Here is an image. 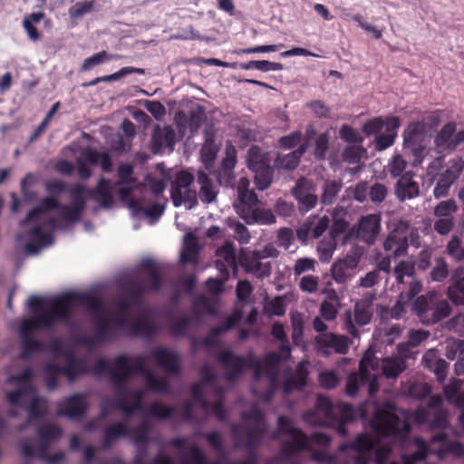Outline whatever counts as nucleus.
<instances>
[{
  "instance_id": "1",
  "label": "nucleus",
  "mask_w": 464,
  "mask_h": 464,
  "mask_svg": "<svg viewBox=\"0 0 464 464\" xmlns=\"http://www.w3.org/2000/svg\"><path fill=\"white\" fill-rule=\"evenodd\" d=\"M66 294L46 300V309L41 314L24 319L19 327V358L27 360L45 350L44 343L33 336L35 330H52L57 323H67L71 316V303Z\"/></svg>"
},
{
  "instance_id": "2",
  "label": "nucleus",
  "mask_w": 464,
  "mask_h": 464,
  "mask_svg": "<svg viewBox=\"0 0 464 464\" xmlns=\"http://www.w3.org/2000/svg\"><path fill=\"white\" fill-rule=\"evenodd\" d=\"M249 180L241 178L237 185V200L234 206L238 216L247 224L273 223L275 217L270 210L257 208L258 198L253 190H249Z\"/></svg>"
},
{
  "instance_id": "3",
  "label": "nucleus",
  "mask_w": 464,
  "mask_h": 464,
  "mask_svg": "<svg viewBox=\"0 0 464 464\" xmlns=\"http://www.w3.org/2000/svg\"><path fill=\"white\" fill-rule=\"evenodd\" d=\"M217 359L224 368L226 379L229 382L237 381L248 369L253 370L254 379L256 381L265 374L263 362L253 353L244 356L235 354L230 349H225L218 353Z\"/></svg>"
},
{
  "instance_id": "4",
  "label": "nucleus",
  "mask_w": 464,
  "mask_h": 464,
  "mask_svg": "<svg viewBox=\"0 0 464 464\" xmlns=\"http://www.w3.org/2000/svg\"><path fill=\"white\" fill-rule=\"evenodd\" d=\"M413 310L420 322L432 325L447 318L452 312L449 302L436 292L420 295L413 303Z\"/></svg>"
},
{
  "instance_id": "5",
  "label": "nucleus",
  "mask_w": 464,
  "mask_h": 464,
  "mask_svg": "<svg viewBox=\"0 0 464 464\" xmlns=\"http://www.w3.org/2000/svg\"><path fill=\"white\" fill-rule=\"evenodd\" d=\"M372 430L381 437H397L405 440L411 432V425L397 414L385 410H377L371 420Z\"/></svg>"
},
{
  "instance_id": "6",
  "label": "nucleus",
  "mask_w": 464,
  "mask_h": 464,
  "mask_svg": "<svg viewBox=\"0 0 464 464\" xmlns=\"http://www.w3.org/2000/svg\"><path fill=\"white\" fill-rule=\"evenodd\" d=\"M127 315L117 314V316H99L94 322V337H84L82 343L88 346L112 341L119 337L120 330L127 326Z\"/></svg>"
},
{
  "instance_id": "7",
  "label": "nucleus",
  "mask_w": 464,
  "mask_h": 464,
  "mask_svg": "<svg viewBox=\"0 0 464 464\" xmlns=\"http://www.w3.org/2000/svg\"><path fill=\"white\" fill-rule=\"evenodd\" d=\"M374 313L372 297H364L354 304L353 312L347 310L344 313V329L353 337H358L360 332L357 326H364L371 323Z\"/></svg>"
},
{
  "instance_id": "8",
  "label": "nucleus",
  "mask_w": 464,
  "mask_h": 464,
  "mask_svg": "<svg viewBox=\"0 0 464 464\" xmlns=\"http://www.w3.org/2000/svg\"><path fill=\"white\" fill-rule=\"evenodd\" d=\"M193 182V174L187 170H180L176 174L170 186V198L175 207L185 203L188 204V208H192L198 205L197 192L190 188Z\"/></svg>"
},
{
  "instance_id": "9",
  "label": "nucleus",
  "mask_w": 464,
  "mask_h": 464,
  "mask_svg": "<svg viewBox=\"0 0 464 464\" xmlns=\"http://www.w3.org/2000/svg\"><path fill=\"white\" fill-rule=\"evenodd\" d=\"M130 358L126 354H119L115 356L116 369L111 372V382L113 383L114 390L118 399H125L130 395L127 387L128 379L136 374L134 371V364L130 365Z\"/></svg>"
},
{
  "instance_id": "10",
  "label": "nucleus",
  "mask_w": 464,
  "mask_h": 464,
  "mask_svg": "<svg viewBox=\"0 0 464 464\" xmlns=\"http://www.w3.org/2000/svg\"><path fill=\"white\" fill-rule=\"evenodd\" d=\"M334 417V404L332 401L323 395L316 399L314 410L304 413L303 420L310 426H324L333 420Z\"/></svg>"
},
{
  "instance_id": "11",
  "label": "nucleus",
  "mask_w": 464,
  "mask_h": 464,
  "mask_svg": "<svg viewBox=\"0 0 464 464\" xmlns=\"http://www.w3.org/2000/svg\"><path fill=\"white\" fill-rule=\"evenodd\" d=\"M376 366L373 355L365 354L360 362L359 372L351 373L347 378L346 394L354 396L357 394L360 386L366 384L372 379L369 368L374 369Z\"/></svg>"
},
{
  "instance_id": "12",
  "label": "nucleus",
  "mask_w": 464,
  "mask_h": 464,
  "mask_svg": "<svg viewBox=\"0 0 464 464\" xmlns=\"http://www.w3.org/2000/svg\"><path fill=\"white\" fill-rule=\"evenodd\" d=\"M147 358L143 355H136L130 358L134 363L136 374H140L146 379V386L152 392L169 393L170 392L169 383L166 378L159 379L155 374L146 367Z\"/></svg>"
},
{
  "instance_id": "13",
  "label": "nucleus",
  "mask_w": 464,
  "mask_h": 464,
  "mask_svg": "<svg viewBox=\"0 0 464 464\" xmlns=\"http://www.w3.org/2000/svg\"><path fill=\"white\" fill-rule=\"evenodd\" d=\"M164 372L171 376H178L180 373L179 355L176 352L160 346L156 347L150 355Z\"/></svg>"
},
{
  "instance_id": "14",
  "label": "nucleus",
  "mask_w": 464,
  "mask_h": 464,
  "mask_svg": "<svg viewBox=\"0 0 464 464\" xmlns=\"http://www.w3.org/2000/svg\"><path fill=\"white\" fill-rule=\"evenodd\" d=\"M455 122L446 123L434 139L436 147L441 150H453L464 141V130L456 131Z\"/></svg>"
},
{
  "instance_id": "15",
  "label": "nucleus",
  "mask_w": 464,
  "mask_h": 464,
  "mask_svg": "<svg viewBox=\"0 0 464 464\" xmlns=\"http://www.w3.org/2000/svg\"><path fill=\"white\" fill-rule=\"evenodd\" d=\"M89 404L85 396L80 393L72 394L58 404L57 415L69 419H80L85 415Z\"/></svg>"
},
{
  "instance_id": "16",
  "label": "nucleus",
  "mask_w": 464,
  "mask_h": 464,
  "mask_svg": "<svg viewBox=\"0 0 464 464\" xmlns=\"http://www.w3.org/2000/svg\"><path fill=\"white\" fill-rule=\"evenodd\" d=\"M318 350L324 354H329L331 350L339 354H345L349 350V339L345 335L326 333L315 338Z\"/></svg>"
},
{
  "instance_id": "17",
  "label": "nucleus",
  "mask_w": 464,
  "mask_h": 464,
  "mask_svg": "<svg viewBox=\"0 0 464 464\" xmlns=\"http://www.w3.org/2000/svg\"><path fill=\"white\" fill-rule=\"evenodd\" d=\"M259 251H250L244 254L240 258L242 267L246 273L253 274L257 278H265L271 274L270 262H263Z\"/></svg>"
},
{
  "instance_id": "18",
  "label": "nucleus",
  "mask_w": 464,
  "mask_h": 464,
  "mask_svg": "<svg viewBox=\"0 0 464 464\" xmlns=\"http://www.w3.org/2000/svg\"><path fill=\"white\" fill-rule=\"evenodd\" d=\"M381 230V216L369 214L359 220L357 237L368 245H372Z\"/></svg>"
},
{
  "instance_id": "19",
  "label": "nucleus",
  "mask_w": 464,
  "mask_h": 464,
  "mask_svg": "<svg viewBox=\"0 0 464 464\" xmlns=\"http://www.w3.org/2000/svg\"><path fill=\"white\" fill-rule=\"evenodd\" d=\"M409 244L407 234L400 227L392 230L383 242V248L391 256L400 257L407 253Z\"/></svg>"
},
{
  "instance_id": "20",
  "label": "nucleus",
  "mask_w": 464,
  "mask_h": 464,
  "mask_svg": "<svg viewBox=\"0 0 464 464\" xmlns=\"http://www.w3.org/2000/svg\"><path fill=\"white\" fill-rule=\"evenodd\" d=\"M87 194L102 208H109L112 207L113 196L109 179L101 178L93 189L88 188Z\"/></svg>"
},
{
  "instance_id": "21",
  "label": "nucleus",
  "mask_w": 464,
  "mask_h": 464,
  "mask_svg": "<svg viewBox=\"0 0 464 464\" xmlns=\"http://www.w3.org/2000/svg\"><path fill=\"white\" fill-rule=\"evenodd\" d=\"M420 193V188L413 180V173L406 171L397 181L395 186V194L401 201L411 199L417 197Z\"/></svg>"
},
{
  "instance_id": "22",
  "label": "nucleus",
  "mask_w": 464,
  "mask_h": 464,
  "mask_svg": "<svg viewBox=\"0 0 464 464\" xmlns=\"http://www.w3.org/2000/svg\"><path fill=\"white\" fill-rule=\"evenodd\" d=\"M175 132L171 126H164L161 128L156 125L151 137V149L154 153H159L163 148L174 146Z\"/></svg>"
},
{
  "instance_id": "23",
  "label": "nucleus",
  "mask_w": 464,
  "mask_h": 464,
  "mask_svg": "<svg viewBox=\"0 0 464 464\" xmlns=\"http://www.w3.org/2000/svg\"><path fill=\"white\" fill-rule=\"evenodd\" d=\"M30 241L25 244V250L31 254L39 252L43 246H50L53 243V236L44 232L43 226L36 223L29 230Z\"/></svg>"
},
{
  "instance_id": "24",
  "label": "nucleus",
  "mask_w": 464,
  "mask_h": 464,
  "mask_svg": "<svg viewBox=\"0 0 464 464\" xmlns=\"http://www.w3.org/2000/svg\"><path fill=\"white\" fill-rule=\"evenodd\" d=\"M60 204L56 197L44 198L38 206L34 207L27 213L26 218L21 222V225L25 226L30 223H38L44 213L58 209Z\"/></svg>"
},
{
  "instance_id": "25",
  "label": "nucleus",
  "mask_w": 464,
  "mask_h": 464,
  "mask_svg": "<svg viewBox=\"0 0 464 464\" xmlns=\"http://www.w3.org/2000/svg\"><path fill=\"white\" fill-rule=\"evenodd\" d=\"M308 373L309 372L305 362H299L295 367L294 374L285 379L283 382L284 392L288 394L294 392L295 390L300 391L304 389V386L306 385Z\"/></svg>"
},
{
  "instance_id": "26",
  "label": "nucleus",
  "mask_w": 464,
  "mask_h": 464,
  "mask_svg": "<svg viewBox=\"0 0 464 464\" xmlns=\"http://www.w3.org/2000/svg\"><path fill=\"white\" fill-rule=\"evenodd\" d=\"M291 440L282 443L280 453L282 456L291 458L303 450L309 449V438L304 431L291 435Z\"/></svg>"
},
{
  "instance_id": "27",
  "label": "nucleus",
  "mask_w": 464,
  "mask_h": 464,
  "mask_svg": "<svg viewBox=\"0 0 464 464\" xmlns=\"http://www.w3.org/2000/svg\"><path fill=\"white\" fill-rule=\"evenodd\" d=\"M453 283L448 287V298L455 305H464V268L458 267L452 274Z\"/></svg>"
},
{
  "instance_id": "28",
  "label": "nucleus",
  "mask_w": 464,
  "mask_h": 464,
  "mask_svg": "<svg viewBox=\"0 0 464 464\" xmlns=\"http://www.w3.org/2000/svg\"><path fill=\"white\" fill-rule=\"evenodd\" d=\"M237 164V150L232 145H227L226 156L222 160L221 170L219 172V180L222 182L223 179H226V185L232 186L234 184L235 176L233 169Z\"/></svg>"
},
{
  "instance_id": "29",
  "label": "nucleus",
  "mask_w": 464,
  "mask_h": 464,
  "mask_svg": "<svg viewBox=\"0 0 464 464\" xmlns=\"http://www.w3.org/2000/svg\"><path fill=\"white\" fill-rule=\"evenodd\" d=\"M307 143H302L295 150H293L287 154L278 153L275 160V167L279 169H295L299 162L303 154L307 150Z\"/></svg>"
},
{
  "instance_id": "30",
  "label": "nucleus",
  "mask_w": 464,
  "mask_h": 464,
  "mask_svg": "<svg viewBox=\"0 0 464 464\" xmlns=\"http://www.w3.org/2000/svg\"><path fill=\"white\" fill-rule=\"evenodd\" d=\"M130 434V430L125 423L121 421L115 422L104 429L102 440V448L109 450L118 439L129 436Z\"/></svg>"
},
{
  "instance_id": "31",
  "label": "nucleus",
  "mask_w": 464,
  "mask_h": 464,
  "mask_svg": "<svg viewBox=\"0 0 464 464\" xmlns=\"http://www.w3.org/2000/svg\"><path fill=\"white\" fill-rule=\"evenodd\" d=\"M374 447L373 440L367 433L358 434L355 440L352 442L342 443L338 450L341 452H345L348 450H353L358 453L357 456H366Z\"/></svg>"
},
{
  "instance_id": "32",
  "label": "nucleus",
  "mask_w": 464,
  "mask_h": 464,
  "mask_svg": "<svg viewBox=\"0 0 464 464\" xmlns=\"http://www.w3.org/2000/svg\"><path fill=\"white\" fill-rule=\"evenodd\" d=\"M69 296V300L71 303V305L73 302H76L83 306H85L90 311L95 313V314H102L103 312V304L102 299L97 296L91 294L86 293H67Z\"/></svg>"
},
{
  "instance_id": "33",
  "label": "nucleus",
  "mask_w": 464,
  "mask_h": 464,
  "mask_svg": "<svg viewBox=\"0 0 464 464\" xmlns=\"http://www.w3.org/2000/svg\"><path fill=\"white\" fill-rule=\"evenodd\" d=\"M140 267L150 277L149 283H145L147 289L154 292L160 290L162 285V276L158 265L152 259L146 258L140 262Z\"/></svg>"
},
{
  "instance_id": "34",
  "label": "nucleus",
  "mask_w": 464,
  "mask_h": 464,
  "mask_svg": "<svg viewBox=\"0 0 464 464\" xmlns=\"http://www.w3.org/2000/svg\"><path fill=\"white\" fill-rule=\"evenodd\" d=\"M158 331L155 321L151 318L141 316L130 324V334L143 338L152 337Z\"/></svg>"
},
{
  "instance_id": "35",
  "label": "nucleus",
  "mask_w": 464,
  "mask_h": 464,
  "mask_svg": "<svg viewBox=\"0 0 464 464\" xmlns=\"http://www.w3.org/2000/svg\"><path fill=\"white\" fill-rule=\"evenodd\" d=\"M83 159L90 164L100 165L104 172L112 171V160L107 152H100L94 149L88 148L82 152Z\"/></svg>"
},
{
  "instance_id": "36",
  "label": "nucleus",
  "mask_w": 464,
  "mask_h": 464,
  "mask_svg": "<svg viewBox=\"0 0 464 464\" xmlns=\"http://www.w3.org/2000/svg\"><path fill=\"white\" fill-rule=\"evenodd\" d=\"M197 179L198 183L200 185L198 193L200 200L206 204L214 202L218 192L215 189L208 175L205 171L199 170Z\"/></svg>"
},
{
  "instance_id": "37",
  "label": "nucleus",
  "mask_w": 464,
  "mask_h": 464,
  "mask_svg": "<svg viewBox=\"0 0 464 464\" xmlns=\"http://www.w3.org/2000/svg\"><path fill=\"white\" fill-rule=\"evenodd\" d=\"M237 322V316H229L222 324L213 327L209 333L203 338L202 343L208 347L216 346L218 344V337L231 330Z\"/></svg>"
},
{
  "instance_id": "38",
  "label": "nucleus",
  "mask_w": 464,
  "mask_h": 464,
  "mask_svg": "<svg viewBox=\"0 0 464 464\" xmlns=\"http://www.w3.org/2000/svg\"><path fill=\"white\" fill-rule=\"evenodd\" d=\"M425 131V124L422 121H412L403 131V145L405 148L418 145Z\"/></svg>"
},
{
  "instance_id": "39",
  "label": "nucleus",
  "mask_w": 464,
  "mask_h": 464,
  "mask_svg": "<svg viewBox=\"0 0 464 464\" xmlns=\"http://www.w3.org/2000/svg\"><path fill=\"white\" fill-rule=\"evenodd\" d=\"M270 161L269 154L256 145L251 146L247 151L246 162L252 171L270 166Z\"/></svg>"
},
{
  "instance_id": "40",
  "label": "nucleus",
  "mask_w": 464,
  "mask_h": 464,
  "mask_svg": "<svg viewBox=\"0 0 464 464\" xmlns=\"http://www.w3.org/2000/svg\"><path fill=\"white\" fill-rule=\"evenodd\" d=\"M199 255V245L197 237L192 234H188L185 237L184 247L180 254V260L182 263L196 264Z\"/></svg>"
},
{
  "instance_id": "41",
  "label": "nucleus",
  "mask_w": 464,
  "mask_h": 464,
  "mask_svg": "<svg viewBox=\"0 0 464 464\" xmlns=\"http://www.w3.org/2000/svg\"><path fill=\"white\" fill-rule=\"evenodd\" d=\"M406 368V361L401 357H386L382 364V373L388 379L397 378Z\"/></svg>"
},
{
  "instance_id": "42",
  "label": "nucleus",
  "mask_w": 464,
  "mask_h": 464,
  "mask_svg": "<svg viewBox=\"0 0 464 464\" xmlns=\"http://www.w3.org/2000/svg\"><path fill=\"white\" fill-rule=\"evenodd\" d=\"M123 290L133 305L141 304L143 295L149 291L146 284L132 279L125 283Z\"/></svg>"
},
{
  "instance_id": "43",
  "label": "nucleus",
  "mask_w": 464,
  "mask_h": 464,
  "mask_svg": "<svg viewBox=\"0 0 464 464\" xmlns=\"http://www.w3.org/2000/svg\"><path fill=\"white\" fill-rule=\"evenodd\" d=\"M464 169V160L461 158L450 160L446 164V169L438 174V177L450 184H454Z\"/></svg>"
},
{
  "instance_id": "44",
  "label": "nucleus",
  "mask_w": 464,
  "mask_h": 464,
  "mask_svg": "<svg viewBox=\"0 0 464 464\" xmlns=\"http://www.w3.org/2000/svg\"><path fill=\"white\" fill-rule=\"evenodd\" d=\"M281 360V355L277 353H269L264 358L265 375L269 379L272 385L277 381Z\"/></svg>"
},
{
  "instance_id": "45",
  "label": "nucleus",
  "mask_w": 464,
  "mask_h": 464,
  "mask_svg": "<svg viewBox=\"0 0 464 464\" xmlns=\"http://www.w3.org/2000/svg\"><path fill=\"white\" fill-rule=\"evenodd\" d=\"M61 371L69 381H74L79 375L87 372L86 364L82 360L77 359L71 355L68 357L64 366H61Z\"/></svg>"
},
{
  "instance_id": "46",
  "label": "nucleus",
  "mask_w": 464,
  "mask_h": 464,
  "mask_svg": "<svg viewBox=\"0 0 464 464\" xmlns=\"http://www.w3.org/2000/svg\"><path fill=\"white\" fill-rule=\"evenodd\" d=\"M44 17L43 12L32 13L24 17L23 21V27L25 30L28 38L36 42L40 39V33L36 28V24H39Z\"/></svg>"
},
{
  "instance_id": "47",
  "label": "nucleus",
  "mask_w": 464,
  "mask_h": 464,
  "mask_svg": "<svg viewBox=\"0 0 464 464\" xmlns=\"http://www.w3.org/2000/svg\"><path fill=\"white\" fill-rule=\"evenodd\" d=\"M44 379L46 389L54 391L59 386V377L63 374L61 366L54 363H48L44 367Z\"/></svg>"
},
{
  "instance_id": "48",
  "label": "nucleus",
  "mask_w": 464,
  "mask_h": 464,
  "mask_svg": "<svg viewBox=\"0 0 464 464\" xmlns=\"http://www.w3.org/2000/svg\"><path fill=\"white\" fill-rule=\"evenodd\" d=\"M29 420H41L46 415V401L41 396H34L31 399L26 407Z\"/></svg>"
},
{
  "instance_id": "49",
  "label": "nucleus",
  "mask_w": 464,
  "mask_h": 464,
  "mask_svg": "<svg viewBox=\"0 0 464 464\" xmlns=\"http://www.w3.org/2000/svg\"><path fill=\"white\" fill-rule=\"evenodd\" d=\"M88 188L80 183L73 184L71 188L67 189V192L70 197L71 203L70 205L77 206L80 209L85 210L86 208V198L85 194H87Z\"/></svg>"
},
{
  "instance_id": "50",
  "label": "nucleus",
  "mask_w": 464,
  "mask_h": 464,
  "mask_svg": "<svg viewBox=\"0 0 464 464\" xmlns=\"http://www.w3.org/2000/svg\"><path fill=\"white\" fill-rule=\"evenodd\" d=\"M118 195L122 202H127L130 209L135 212L142 210L141 200L132 197L134 188L132 185H120Z\"/></svg>"
},
{
  "instance_id": "51",
  "label": "nucleus",
  "mask_w": 464,
  "mask_h": 464,
  "mask_svg": "<svg viewBox=\"0 0 464 464\" xmlns=\"http://www.w3.org/2000/svg\"><path fill=\"white\" fill-rule=\"evenodd\" d=\"M39 440H47L53 442L59 440L63 435L61 427L55 424L45 423L39 426L36 430Z\"/></svg>"
},
{
  "instance_id": "52",
  "label": "nucleus",
  "mask_w": 464,
  "mask_h": 464,
  "mask_svg": "<svg viewBox=\"0 0 464 464\" xmlns=\"http://www.w3.org/2000/svg\"><path fill=\"white\" fill-rule=\"evenodd\" d=\"M343 188L340 180H327L324 186L321 201L324 205H332Z\"/></svg>"
},
{
  "instance_id": "53",
  "label": "nucleus",
  "mask_w": 464,
  "mask_h": 464,
  "mask_svg": "<svg viewBox=\"0 0 464 464\" xmlns=\"http://www.w3.org/2000/svg\"><path fill=\"white\" fill-rule=\"evenodd\" d=\"M462 387V381L453 378L450 383L444 386L443 392L448 401L455 403L457 406H462L461 395L459 391Z\"/></svg>"
},
{
  "instance_id": "54",
  "label": "nucleus",
  "mask_w": 464,
  "mask_h": 464,
  "mask_svg": "<svg viewBox=\"0 0 464 464\" xmlns=\"http://www.w3.org/2000/svg\"><path fill=\"white\" fill-rule=\"evenodd\" d=\"M192 323V317L189 315H181L173 320L169 325V332L175 337H184L188 334Z\"/></svg>"
},
{
  "instance_id": "55",
  "label": "nucleus",
  "mask_w": 464,
  "mask_h": 464,
  "mask_svg": "<svg viewBox=\"0 0 464 464\" xmlns=\"http://www.w3.org/2000/svg\"><path fill=\"white\" fill-rule=\"evenodd\" d=\"M34 380V372L30 367L23 369L19 373L10 375L7 378L8 383L23 384V388H27L30 391H35L32 384Z\"/></svg>"
},
{
  "instance_id": "56",
  "label": "nucleus",
  "mask_w": 464,
  "mask_h": 464,
  "mask_svg": "<svg viewBox=\"0 0 464 464\" xmlns=\"http://www.w3.org/2000/svg\"><path fill=\"white\" fill-rule=\"evenodd\" d=\"M434 266L430 273V278L433 282H442L449 276V266L442 256L433 259Z\"/></svg>"
},
{
  "instance_id": "57",
  "label": "nucleus",
  "mask_w": 464,
  "mask_h": 464,
  "mask_svg": "<svg viewBox=\"0 0 464 464\" xmlns=\"http://www.w3.org/2000/svg\"><path fill=\"white\" fill-rule=\"evenodd\" d=\"M255 173V184L259 190H265L269 188L274 177V169L271 166L256 169Z\"/></svg>"
},
{
  "instance_id": "58",
  "label": "nucleus",
  "mask_w": 464,
  "mask_h": 464,
  "mask_svg": "<svg viewBox=\"0 0 464 464\" xmlns=\"http://www.w3.org/2000/svg\"><path fill=\"white\" fill-rule=\"evenodd\" d=\"M174 411L175 407L173 406H166L160 402H153L149 406L147 415L159 420H168L172 417Z\"/></svg>"
},
{
  "instance_id": "59",
  "label": "nucleus",
  "mask_w": 464,
  "mask_h": 464,
  "mask_svg": "<svg viewBox=\"0 0 464 464\" xmlns=\"http://www.w3.org/2000/svg\"><path fill=\"white\" fill-rule=\"evenodd\" d=\"M61 210L59 218L64 221H67L72 224L78 223L83 214V210L80 209L77 206L72 205H63L60 204L58 208Z\"/></svg>"
},
{
  "instance_id": "60",
  "label": "nucleus",
  "mask_w": 464,
  "mask_h": 464,
  "mask_svg": "<svg viewBox=\"0 0 464 464\" xmlns=\"http://www.w3.org/2000/svg\"><path fill=\"white\" fill-rule=\"evenodd\" d=\"M217 256L234 271H237L236 249L230 243H226L217 250Z\"/></svg>"
},
{
  "instance_id": "61",
  "label": "nucleus",
  "mask_w": 464,
  "mask_h": 464,
  "mask_svg": "<svg viewBox=\"0 0 464 464\" xmlns=\"http://www.w3.org/2000/svg\"><path fill=\"white\" fill-rule=\"evenodd\" d=\"M336 248V240L329 237L323 239L317 246L318 256L321 262L327 263Z\"/></svg>"
},
{
  "instance_id": "62",
  "label": "nucleus",
  "mask_w": 464,
  "mask_h": 464,
  "mask_svg": "<svg viewBox=\"0 0 464 464\" xmlns=\"http://www.w3.org/2000/svg\"><path fill=\"white\" fill-rule=\"evenodd\" d=\"M458 206L454 199L450 198L440 201L435 208L433 214L437 218H453V214L457 212Z\"/></svg>"
},
{
  "instance_id": "63",
  "label": "nucleus",
  "mask_w": 464,
  "mask_h": 464,
  "mask_svg": "<svg viewBox=\"0 0 464 464\" xmlns=\"http://www.w3.org/2000/svg\"><path fill=\"white\" fill-rule=\"evenodd\" d=\"M118 181L116 185H133L137 179L133 177V166L130 163H121L118 169Z\"/></svg>"
},
{
  "instance_id": "64",
  "label": "nucleus",
  "mask_w": 464,
  "mask_h": 464,
  "mask_svg": "<svg viewBox=\"0 0 464 464\" xmlns=\"http://www.w3.org/2000/svg\"><path fill=\"white\" fill-rule=\"evenodd\" d=\"M354 420V411L351 404L338 402L334 404V417L333 420L352 421Z\"/></svg>"
}]
</instances>
